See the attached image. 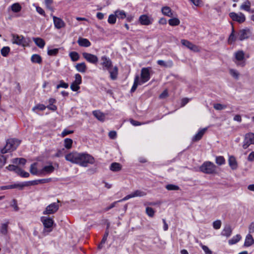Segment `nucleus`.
<instances>
[{"label": "nucleus", "instance_id": "20", "mask_svg": "<svg viewBox=\"0 0 254 254\" xmlns=\"http://www.w3.org/2000/svg\"><path fill=\"white\" fill-rule=\"evenodd\" d=\"M139 21L141 24L143 25H148L151 23L149 17L146 15H142L139 17Z\"/></svg>", "mask_w": 254, "mask_h": 254}, {"label": "nucleus", "instance_id": "34", "mask_svg": "<svg viewBox=\"0 0 254 254\" xmlns=\"http://www.w3.org/2000/svg\"><path fill=\"white\" fill-rule=\"evenodd\" d=\"M8 223H9V222H7L5 223L2 224L1 225L0 231V233L3 235H6L7 234V232H8L7 228H8Z\"/></svg>", "mask_w": 254, "mask_h": 254}, {"label": "nucleus", "instance_id": "40", "mask_svg": "<svg viewBox=\"0 0 254 254\" xmlns=\"http://www.w3.org/2000/svg\"><path fill=\"white\" fill-rule=\"evenodd\" d=\"M10 48L9 47H4L0 50L1 55L4 57H6L8 56Z\"/></svg>", "mask_w": 254, "mask_h": 254}, {"label": "nucleus", "instance_id": "22", "mask_svg": "<svg viewBox=\"0 0 254 254\" xmlns=\"http://www.w3.org/2000/svg\"><path fill=\"white\" fill-rule=\"evenodd\" d=\"M157 64L159 65L165 67H171L173 65V62L172 60H169L167 62L163 60H158Z\"/></svg>", "mask_w": 254, "mask_h": 254}, {"label": "nucleus", "instance_id": "58", "mask_svg": "<svg viewBox=\"0 0 254 254\" xmlns=\"http://www.w3.org/2000/svg\"><path fill=\"white\" fill-rule=\"evenodd\" d=\"M70 88L73 91H77L80 88V87L79 85L75 84L73 82L70 85Z\"/></svg>", "mask_w": 254, "mask_h": 254}, {"label": "nucleus", "instance_id": "44", "mask_svg": "<svg viewBox=\"0 0 254 254\" xmlns=\"http://www.w3.org/2000/svg\"><path fill=\"white\" fill-rule=\"evenodd\" d=\"M213 107L216 110H222L226 108L227 106L220 103H216L214 104Z\"/></svg>", "mask_w": 254, "mask_h": 254}, {"label": "nucleus", "instance_id": "41", "mask_svg": "<svg viewBox=\"0 0 254 254\" xmlns=\"http://www.w3.org/2000/svg\"><path fill=\"white\" fill-rule=\"evenodd\" d=\"M69 57L73 62L77 61L79 58L78 54L76 52H72L69 53Z\"/></svg>", "mask_w": 254, "mask_h": 254}, {"label": "nucleus", "instance_id": "6", "mask_svg": "<svg viewBox=\"0 0 254 254\" xmlns=\"http://www.w3.org/2000/svg\"><path fill=\"white\" fill-rule=\"evenodd\" d=\"M216 167L215 165L210 162H206L204 163L200 167V170L206 174H212L215 171Z\"/></svg>", "mask_w": 254, "mask_h": 254}, {"label": "nucleus", "instance_id": "63", "mask_svg": "<svg viewBox=\"0 0 254 254\" xmlns=\"http://www.w3.org/2000/svg\"><path fill=\"white\" fill-rule=\"evenodd\" d=\"M249 234L254 233V222H252L249 227Z\"/></svg>", "mask_w": 254, "mask_h": 254}, {"label": "nucleus", "instance_id": "24", "mask_svg": "<svg viewBox=\"0 0 254 254\" xmlns=\"http://www.w3.org/2000/svg\"><path fill=\"white\" fill-rule=\"evenodd\" d=\"M254 243V239L250 234L246 236L244 246L245 247H250Z\"/></svg>", "mask_w": 254, "mask_h": 254}, {"label": "nucleus", "instance_id": "56", "mask_svg": "<svg viewBox=\"0 0 254 254\" xmlns=\"http://www.w3.org/2000/svg\"><path fill=\"white\" fill-rule=\"evenodd\" d=\"M53 0H45V4L47 8L50 9L53 11V9L51 6V4L53 3Z\"/></svg>", "mask_w": 254, "mask_h": 254}, {"label": "nucleus", "instance_id": "62", "mask_svg": "<svg viewBox=\"0 0 254 254\" xmlns=\"http://www.w3.org/2000/svg\"><path fill=\"white\" fill-rule=\"evenodd\" d=\"M168 93L167 90H165L159 96L160 99H164L168 97Z\"/></svg>", "mask_w": 254, "mask_h": 254}, {"label": "nucleus", "instance_id": "1", "mask_svg": "<svg viewBox=\"0 0 254 254\" xmlns=\"http://www.w3.org/2000/svg\"><path fill=\"white\" fill-rule=\"evenodd\" d=\"M65 159L67 161L84 167H87L89 164H93L95 163V159L91 155L76 151L68 153L65 156Z\"/></svg>", "mask_w": 254, "mask_h": 254}, {"label": "nucleus", "instance_id": "14", "mask_svg": "<svg viewBox=\"0 0 254 254\" xmlns=\"http://www.w3.org/2000/svg\"><path fill=\"white\" fill-rule=\"evenodd\" d=\"M83 57L89 63L93 64H96L98 62V59L97 57L94 55L84 52L82 53Z\"/></svg>", "mask_w": 254, "mask_h": 254}, {"label": "nucleus", "instance_id": "17", "mask_svg": "<svg viewBox=\"0 0 254 254\" xmlns=\"http://www.w3.org/2000/svg\"><path fill=\"white\" fill-rule=\"evenodd\" d=\"M54 170L55 168L52 165L45 166L40 170V176H44L47 174H50L52 173Z\"/></svg>", "mask_w": 254, "mask_h": 254}, {"label": "nucleus", "instance_id": "18", "mask_svg": "<svg viewBox=\"0 0 254 254\" xmlns=\"http://www.w3.org/2000/svg\"><path fill=\"white\" fill-rule=\"evenodd\" d=\"M25 186H26L25 185H23V184H15L13 185L0 187V190L13 189H15V188H18L19 190H22L23 187Z\"/></svg>", "mask_w": 254, "mask_h": 254}, {"label": "nucleus", "instance_id": "48", "mask_svg": "<svg viewBox=\"0 0 254 254\" xmlns=\"http://www.w3.org/2000/svg\"><path fill=\"white\" fill-rule=\"evenodd\" d=\"M225 162V159L223 156H218L216 158V163L219 165L224 164Z\"/></svg>", "mask_w": 254, "mask_h": 254}, {"label": "nucleus", "instance_id": "33", "mask_svg": "<svg viewBox=\"0 0 254 254\" xmlns=\"http://www.w3.org/2000/svg\"><path fill=\"white\" fill-rule=\"evenodd\" d=\"M241 239V236L239 234H237L233 237L232 239L228 241V243L230 245H234L238 243Z\"/></svg>", "mask_w": 254, "mask_h": 254}, {"label": "nucleus", "instance_id": "53", "mask_svg": "<svg viewBox=\"0 0 254 254\" xmlns=\"http://www.w3.org/2000/svg\"><path fill=\"white\" fill-rule=\"evenodd\" d=\"M221 226V221L219 220H217L213 222V227L215 229H219Z\"/></svg>", "mask_w": 254, "mask_h": 254}, {"label": "nucleus", "instance_id": "30", "mask_svg": "<svg viewBox=\"0 0 254 254\" xmlns=\"http://www.w3.org/2000/svg\"><path fill=\"white\" fill-rule=\"evenodd\" d=\"M75 67L79 72L82 73L85 72L87 69L86 65L84 63L77 64L75 65Z\"/></svg>", "mask_w": 254, "mask_h": 254}, {"label": "nucleus", "instance_id": "55", "mask_svg": "<svg viewBox=\"0 0 254 254\" xmlns=\"http://www.w3.org/2000/svg\"><path fill=\"white\" fill-rule=\"evenodd\" d=\"M46 107L43 104H38L33 108V111H35L36 109L43 111L46 109Z\"/></svg>", "mask_w": 254, "mask_h": 254}, {"label": "nucleus", "instance_id": "47", "mask_svg": "<svg viewBox=\"0 0 254 254\" xmlns=\"http://www.w3.org/2000/svg\"><path fill=\"white\" fill-rule=\"evenodd\" d=\"M81 82H82L81 76L78 73L76 74L75 75V80L73 81V82L75 84H78L79 85L81 83Z\"/></svg>", "mask_w": 254, "mask_h": 254}, {"label": "nucleus", "instance_id": "52", "mask_svg": "<svg viewBox=\"0 0 254 254\" xmlns=\"http://www.w3.org/2000/svg\"><path fill=\"white\" fill-rule=\"evenodd\" d=\"M234 32H235V31H234V28L233 27L232 28V33H231V34H230V35L229 36V39H228V42H229L232 43V42H234V41H236V37L235 36Z\"/></svg>", "mask_w": 254, "mask_h": 254}, {"label": "nucleus", "instance_id": "64", "mask_svg": "<svg viewBox=\"0 0 254 254\" xmlns=\"http://www.w3.org/2000/svg\"><path fill=\"white\" fill-rule=\"evenodd\" d=\"M248 160L249 161H253L254 160V151L252 152L248 157Z\"/></svg>", "mask_w": 254, "mask_h": 254}, {"label": "nucleus", "instance_id": "38", "mask_svg": "<svg viewBox=\"0 0 254 254\" xmlns=\"http://www.w3.org/2000/svg\"><path fill=\"white\" fill-rule=\"evenodd\" d=\"M251 7V2L249 0H246L244 3L241 5V9L250 11Z\"/></svg>", "mask_w": 254, "mask_h": 254}, {"label": "nucleus", "instance_id": "61", "mask_svg": "<svg viewBox=\"0 0 254 254\" xmlns=\"http://www.w3.org/2000/svg\"><path fill=\"white\" fill-rule=\"evenodd\" d=\"M73 132V130H67V129H64L62 133V137H64L65 136L68 135V134H71V133H72Z\"/></svg>", "mask_w": 254, "mask_h": 254}, {"label": "nucleus", "instance_id": "39", "mask_svg": "<svg viewBox=\"0 0 254 254\" xmlns=\"http://www.w3.org/2000/svg\"><path fill=\"white\" fill-rule=\"evenodd\" d=\"M115 14L118 18L124 19L126 17V13L123 10H116L115 12Z\"/></svg>", "mask_w": 254, "mask_h": 254}, {"label": "nucleus", "instance_id": "26", "mask_svg": "<svg viewBox=\"0 0 254 254\" xmlns=\"http://www.w3.org/2000/svg\"><path fill=\"white\" fill-rule=\"evenodd\" d=\"M142 84L139 81V76L138 75H136L134 78V83L130 90V92L131 93L134 92L136 89L137 86Z\"/></svg>", "mask_w": 254, "mask_h": 254}, {"label": "nucleus", "instance_id": "5", "mask_svg": "<svg viewBox=\"0 0 254 254\" xmlns=\"http://www.w3.org/2000/svg\"><path fill=\"white\" fill-rule=\"evenodd\" d=\"M11 36V42L13 44L22 47H25L28 45L25 38L22 35L12 34Z\"/></svg>", "mask_w": 254, "mask_h": 254}, {"label": "nucleus", "instance_id": "45", "mask_svg": "<svg viewBox=\"0 0 254 254\" xmlns=\"http://www.w3.org/2000/svg\"><path fill=\"white\" fill-rule=\"evenodd\" d=\"M166 189L168 190H179V187L175 185L169 184L166 185Z\"/></svg>", "mask_w": 254, "mask_h": 254}, {"label": "nucleus", "instance_id": "7", "mask_svg": "<svg viewBox=\"0 0 254 254\" xmlns=\"http://www.w3.org/2000/svg\"><path fill=\"white\" fill-rule=\"evenodd\" d=\"M150 67H143L141 70L140 79L139 81L143 84L150 79Z\"/></svg>", "mask_w": 254, "mask_h": 254}, {"label": "nucleus", "instance_id": "43", "mask_svg": "<svg viewBox=\"0 0 254 254\" xmlns=\"http://www.w3.org/2000/svg\"><path fill=\"white\" fill-rule=\"evenodd\" d=\"M230 74L235 79H238L239 77L240 73L239 72L234 69H230L229 70Z\"/></svg>", "mask_w": 254, "mask_h": 254}, {"label": "nucleus", "instance_id": "21", "mask_svg": "<svg viewBox=\"0 0 254 254\" xmlns=\"http://www.w3.org/2000/svg\"><path fill=\"white\" fill-rule=\"evenodd\" d=\"M232 229L229 225L225 226L224 229L221 232V235L226 237L227 238L229 237L232 234Z\"/></svg>", "mask_w": 254, "mask_h": 254}, {"label": "nucleus", "instance_id": "35", "mask_svg": "<svg viewBox=\"0 0 254 254\" xmlns=\"http://www.w3.org/2000/svg\"><path fill=\"white\" fill-rule=\"evenodd\" d=\"M169 24L172 26H175L179 25L180 23V21L178 18H173L170 19L168 21Z\"/></svg>", "mask_w": 254, "mask_h": 254}, {"label": "nucleus", "instance_id": "54", "mask_svg": "<svg viewBox=\"0 0 254 254\" xmlns=\"http://www.w3.org/2000/svg\"><path fill=\"white\" fill-rule=\"evenodd\" d=\"M68 87V84L64 82L63 80H61L60 81V84H58L57 86V88L59 89L60 88H67Z\"/></svg>", "mask_w": 254, "mask_h": 254}, {"label": "nucleus", "instance_id": "19", "mask_svg": "<svg viewBox=\"0 0 254 254\" xmlns=\"http://www.w3.org/2000/svg\"><path fill=\"white\" fill-rule=\"evenodd\" d=\"M161 11L162 14L166 16L172 17L174 16L173 13L171 8L169 6H165L162 7Z\"/></svg>", "mask_w": 254, "mask_h": 254}, {"label": "nucleus", "instance_id": "12", "mask_svg": "<svg viewBox=\"0 0 254 254\" xmlns=\"http://www.w3.org/2000/svg\"><path fill=\"white\" fill-rule=\"evenodd\" d=\"M251 35V32L249 29L246 28L240 30L238 34L237 37L240 41H243L249 38Z\"/></svg>", "mask_w": 254, "mask_h": 254}, {"label": "nucleus", "instance_id": "46", "mask_svg": "<svg viewBox=\"0 0 254 254\" xmlns=\"http://www.w3.org/2000/svg\"><path fill=\"white\" fill-rule=\"evenodd\" d=\"M117 17L115 14H110L109 16L108 21L110 24H114L116 22Z\"/></svg>", "mask_w": 254, "mask_h": 254}, {"label": "nucleus", "instance_id": "37", "mask_svg": "<svg viewBox=\"0 0 254 254\" xmlns=\"http://www.w3.org/2000/svg\"><path fill=\"white\" fill-rule=\"evenodd\" d=\"M31 60L32 62L38 63V64H41L42 62V58L41 57L37 54H34L33 55L31 58Z\"/></svg>", "mask_w": 254, "mask_h": 254}, {"label": "nucleus", "instance_id": "23", "mask_svg": "<svg viewBox=\"0 0 254 254\" xmlns=\"http://www.w3.org/2000/svg\"><path fill=\"white\" fill-rule=\"evenodd\" d=\"M79 46L84 47H88L91 45L90 41L85 38H79L77 41Z\"/></svg>", "mask_w": 254, "mask_h": 254}, {"label": "nucleus", "instance_id": "9", "mask_svg": "<svg viewBox=\"0 0 254 254\" xmlns=\"http://www.w3.org/2000/svg\"><path fill=\"white\" fill-rule=\"evenodd\" d=\"M59 208V205L57 203L54 202L47 206L43 212L45 215L52 214L56 213Z\"/></svg>", "mask_w": 254, "mask_h": 254}, {"label": "nucleus", "instance_id": "31", "mask_svg": "<svg viewBox=\"0 0 254 254\" xmlns=\"http://www.w3.org/2000/svg\"><path fill=\"white\" fill-rule=\"evenodd\" d=\"M110 168L113 172H118L122 169V165L119 163L114 162L111 164Z\"/></svg>", "mask_w": 254, "mask_h": 254}, {"label": "nucleus", "instance_id": "25", "mask_svg": "<svg viewBox=\"0 0 254 254\" xmlns=\"http://www.w3.org/2000/svg\"><path fill=\"white\" fill-rule=\"evenodd\" d=\"M207 128H204L201 130H200L197 133H196L192 138L193 141H197L199 140L203 135L205 131L206 130Z\"/></svg>", "mask_w": 254, "mask_h": 254}, {"label": "nucleus", "instance_id": "16", "mask_svg": "<svg viewBox=\"0 0 254 254\" xmlns=\"http://www.w3.org/2000/svg\"><path fill=\"white\" fill-rule=\"evenodd\" d=\"M54 21V23L55 27L60 29L65 26V23L60 18L57 17L55 16H52Z\"/></svg>", "mask_w": 254, "mask_h": 254}, {"label": "nucleus", "instance_id": "2", "mask_svg": "<svg viewBox=\"0 0 254 254\" xmlns=\"http://www.w3.org/2000/svg\"><path fill=\"white\" fill-rule=\"evenodd\" d=\"M101 65L103 69L107 70L110 74V78L112 80H115L117 78L118 68L115 66L113 67V64L111 59L106 56L101 58Z\"/></svg>", "mask_w": 254, "mask_h": 254}, {"label": "nucleus", "instance_id": "27", "mask_svg": "<svg viewBox=\"0 0 254 254\" xmlns=\"http://www.w3.org/2000/svg\"><path fill=\"white\" fill-rule=\"evenodd\" d=\"M33 41L35 44L40 48H43L45 45V42L41 38H33Z\"/></svg>", "mask_w": 254, "mask_h": 254}, {"label": "nucleus", "instance_id": "3", "mask_svg": "<svg viewBox=\"0 0 254 254\" xmlns=\"http://www.w3.org/2000/svg\"><path fill=\"white\" fill-rule=\"evenodd\" d=\"M20 141L16 139H8L4 147L0 149L1 154L12 151L16 149Z\"/></svg>", "mask_w": 254, "mask_h": 254}, {"label": "nucleus", "instance_id": "49", "mask_svg": "<svg viewBox=\"0 0 254 254\" xmlns=\"http://www.w3.org/2000/svg\"><path fill=\"white\" fill-rule=\"evenodd\" d=\"M146 213L149 216L152 217L154 215L155 211L151 207H147L146 208Z\"/></svg>", "mask_w": 254, "mask_h": 254}, {"label": "nucleus", "instance_id": "8", "mask_svg": "<svg viewBox=\"0 0 254 254\" xmlns=\"http://www.w3.org/2000/svg\"><path fill=\"white\" fill-rule=\"evenodd\" d=\"M251 144H254V133L250 132L246 134L243 147L247 149Z\"/></svg>", "mask_w": 254, "mask_h": 254}, {"label": "nucleus", "instance_id": "10", "mask_svg": "<svg viewBox=\"0 0 254 254\" xmlns=\"http://www.w3.org/2000/svg\"><path fill=\"white\" fill-rule=\"evenodd\" d=\"M229 16L233 21H237L240 23H243L246 20L245 16L242 12H239V13H236L234 12H230Z\"/></svg>", "mask_w": 254, "mask_h": 254}, {"label": "nucleus", "instance_id": "29", "mask_svg": "<svg viewBox=\"0 0 254 254\" xmlns=\"http://www.w3.org/2000/svg\"><path fill=\"white\" fill-rule=\"evenodd\" d=\"M93 115L99 121L103 122L105 119V115L104 113L99 111H94L93 112Z\"/></svg>", "mask_w": 254, "mask_h": 254}, {"label": "nucleus", "instance_id": "32", "mask_svg": "<svg viewBox=\"0 0 254 254\" xmlns=\"http://www.w3.org/2000/svg\"><path fill=\"white\" fill-rule=\"evenodd\" d=\"M37 163L32 164L30 166V172L33 175H40V170H38L36 167Z\"/></svg>", "mask_w": 254, "mask_h": 254}, {"label": "nucleus", "instance_id": "13", "mask_svg": "<svg viewBox=\"0 0 254 254\" xmlns=\"http://www.w3.org/2000/svg\"><path fill=\"white\" fill-rule=\"evenodd\" d=\"M146 193L142 190H136L134 192L131 193L127 195L125 197H124L122 199L119 200V201H123L128 200L129 198L134 197H141L145 195Z\"/></svg>", "mask_w": 254, "mask_h": 254}, {"label": "nucleus", "instance_id": "11", "mask_svg": "<svg viewBox=\"0 0 254 254\" xmlns=\"http://www.w3.org/2000/svg\"><path fill=\"white\" fill-rule=\"evenodd\" d=\"M182 44L194 52H199V48L187 40L182 39L181 41Z\"/></svg>", "mask_w": 254, "mask_h": 254}, {"label": "nucleus", "instance_id": "28", "mask_svg": "<svg viewBox=\"0 0 254 254\" xmlns=\"http://www.w3.org/2000/svg\"><path fill=\"white\" fill-rule=\"evenodd\" d=\"M229 165L233 170L237 169L238 165L235 158L234 156H230L229 158Z\"/></svg>", "mask_w": 254, "mask_h": 254}, {"label": "nucleus", "instance_id": "42", "mask_svg": "<svg viewBox=\"0 0 254 254\" xmlns=\"http://www.w3.org/2000/svg\"><path fill=\"white\" fill-rule=\"evenodd\" d=\"M21 7L18 3H15L11 5V10L15 12H18L21 10Z\"/></svg>", "mask_w": 254, "mask_h": 254}, {"label": "nucleus", "instance_id": "59", "mask_svg": "<svg viewBox=\"0 0 254 254\" xmlns=\"http://www.w3.org/2000/svg\"><path fill=\"white\" fill-rule=\"evenodd\" d=\"M119 202V201H115L113 203H112V204H111V205L108 206V207H107L106 208H104V210L105 211H107L108 210H109L110 209L113 208V207H114L116 205V204L118 202Z\"/></svg>", "mask_w": 254, "mask_h": 254}, {"label": "nucleus", "instance_id": "4", "mask_svg": "<svg viewBox=\"0 0 254 254\" xmlns=\"http://www.w3.org/2000/svg\"><path fill=\"white\" fill-rule=\"evenodd\" d=\"M235 61H234L237 66L244 67L246 64L245 60V53L243 51H238L235 53Z\"/></svg>", "mask_w": 254, "mask_h": 254}, {"label": "nucleus", "instance_id": "51", "mask_svg": "<svg viewBox=\"0 0 254 254\" xmlns=\"http://www.w3.org/2000/svg\"><path fill=\"white\" fill-rule=\"evenodd\" d=\"M59 49L56 48L54 49H49L48 50V54L49 56H56L59 52Z\"/></svg>", "mask_w": 254, "mask_h": 254}, {"label": "nucleus", "instance_id": "60", "mask_svg": "<svg viewBox=\"0 0 254 254\" xmlns=\"http://www.w3.org/2000/svg\"><path fill=\"white\" fill-rule=\"evenodd\" d=\"M109 136L112 139H115L117 136V132L115 131H111L109 132Z\"/></svg>", "mask_w": 254, "mask_h": 254}, {"label": "nucleus", "instance_id": "15", "mask_svg": "<svg viewBox=\"0 0 254 254\" xmlns=\"http://www.w3.org/2000/svg\"><path fill=\"white\" fill-rule=\"evenodd\" d=\"M41 221L46 228H51L54 224V221L52 218L50 217L42 216L41 217Z\"/></svg>", "mask_w": 254, "mask_h": 254}, {"label": "nucleus", "instance_id": "36", "mask_svg": "<svg viewBox=\"0 0 254 254\" xmlns=\"http://www.w3.org/2000/svg\"><path fill=\"white\" fill-rule=\"evenodd\" d=\"M73 141L71 139L66 138L64 140V146L65 148L69 149L72 147Z\"/></svg>", "mask_w": 254, "mask_h": 254}, {"label": "nucleus", "instance_id": "57", "mask_svg": "<svg viewBox=\"0 0 254 254\" xmlns=\"http://www.w3.org/2000/svg\"><path fill=\"white\" fill-rule=\"evenodd\" d=\"M201 248L204 251L205 254H212L211 251L206 246L201 245Z\"/></svg>", "mask_w": 254, "mask_h": 254}, {"label": "nucleus", "instance_id": "50", "mask_svg": "<svg viewBox=\"0 0 254 254\" xmlns=\"http://www.w3.org/2000/svg\"><path fill=\"white\" fill-rule=\"evenodd\" d=\"M6 162V157L3 155H0V168L3 167V166L5 165Z\"/></svg>", "mask_w": 254, "mask_h": 254}]
</instances>
